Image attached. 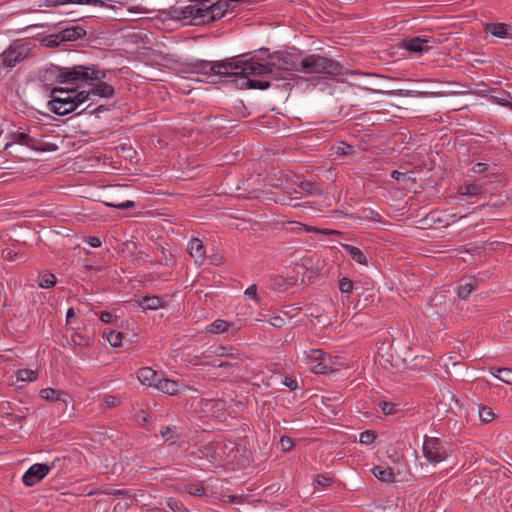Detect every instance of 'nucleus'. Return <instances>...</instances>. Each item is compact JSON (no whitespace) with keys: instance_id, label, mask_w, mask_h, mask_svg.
<instances>
[{"instance_id":"obj_14","label":"nucleus","mask_w":512,"mask_h":512,"mask_svg":"<svg viewBox=\"0 0 512 512\" xmlns=\"http://www.w3.org/2000/svg\"><path fill=\"white\" fill-rule=\"evenodd\" d=\"M88 99H77V100H65L64 102H55L53 104H48L49 109L61 116L67 115L76 110V108L86 102Z\"/></svg>"},{"instance_id":"obj_53","label":"nucleus","mask_w":512,"mask_h":512,"mask_svg":"<svg viewBox=\"0 0 512 512\" xmlns=\"http://www.w3.org/2000/svg\"><path fill=\"white\" fill-rule=\"evenodd\" d=\"M85 242L93 247V248H98L101 246V240L98 238V237H95V236H89L85 239Z\"/></svg>"},{"instance_id":"obj_8","label":"nucleus","mask_w":512,"mask_h":512,"mask_svg":"<svg viewBox=\"0 0 512 512\" xmlns=\"http://www.w3.org/2000/svg\"><path fill=\"white\" fill-rule=\"evenodd\" d=\"M29 52L30 48L26 44L14 43L2 54L3 65L12 68L23 61L28 56Z\"/></svg>"},{"instance_id":"obj_9","label":"nucleus","mask_w":512,"mask_h":512,"mask_svg":"<svg viewBox=\"0 0 512 512\" xmlns=\"http://www.w3.org/2000/svg\"><path fill=\"white\" fill-rule=\"evenodd\" d=\"M440 42L434 37L417 36L403 40V47L413 53H423L433 49Z\"/></svg>"},{"instance_id":"obj_60","label":"nucleus","mask_w":512,"mask_h":512,"mask_svg":"<svg viewBox=\"0 0 512 512\" xmlns=\"http://www.w3.org/2000/svg\"><path fill=\"white\" fill-rule=\"evenodd\" d=\"M100 320L103 323H110L113 320V315L110 312H102L100 314Z\"/></svg>"},{"instance_id":"obj_59","label":"nucleus","mask_w":512,"mask_h":512,"mask_svg":"<svg viewBox=\"0 0 512 512\" xmlns=\"http://www.w3.org/2000/svg\"><path fill=\"white\" fill-rule=\"evenodd\" d=\"M270 323L276 328H281L285 324V320L280 316H275L271 319Z\"/></svg>"},{"instance_id":"obj_30","label":"nucleus","mask_w":512,"mask_h":512,"mask_svg":"<svg viewBox=\"0 0 512 512\" xmlns=\"http://www.w3.org/2000/svg\"><path fill=\"white\" fill-rule=\"evenodd\" d=\"M234 350L235 349L233 347L218 346L215 349L214 353L217 357H227L233 360H241V355L239 353L234 352Z\"/></svg>"},{"instance_id":"obj_48","label":"nucleus","mask_w":512,"mask_h":512,"mask_svg":"<svg viewBox=\"0 0 512 512\" xmlns=\"http://www.w3.org/2000/svg\"><path fill=\"white\" fill-rule=\"evenodd\" d=\"M109 207H115L118 209H127V208H133L135 206V202L131 200H127L125 202L121 203H106Z\"/></svg>"},{"instance_id":"obj_61","label":"nucleus","mask_w":512,"mask_h":512,"mask_svg":"<svg viewBox=\"0 0 512 512\" xmlns=\"http://www.w3.org/2000/svg\"><path fill=\"white\" fill-rule=\"evenodd\" d=\"M105 110H107V108L104 105H99L93 111H91V113L99 114L100 112H103Z\"/></svg>"},{"instance_id":"obj_28","label":"nucleus","mask_w":512,"mask_h":512,"mask_svg":"<svg viewBox=\"0 0 512 512\" xmlns=\"http://www.w3.org/2000/svg\"><path fill=\"white\" fill-rule=\"evenodd\" d=\"M491 374L506 384H512V369L510 368H490Z\"/></svg>"},{"instance_id":"obj_24","label":"nucleus","mask_w":512,"mask_h":512,"mask_svg":"<svg viewBox=\"0 0 512 512\" xmlns=\"http://www.w3.org/2000/svg\"><path fill=\"white\" fill-rule=\"evenodd\" d=\"M341 246L347 251L350 257L360 265H367V257L358 247L350 245V244H341Z\"/></svg>"},{"instance_id":"obj_54","label":"nucleus","mask_w":512,"mask_h":512,"mask_svg":"<svg viewBox=\"0 0 512 512\" xmlns=\"http://www.w3.org/2000/svg\"><path fill=\"white\" fill-rule=\"evenodd\" d=\"M245 294L249 297H252L256 301H258V293H257V286L255 284L250 285L246 291Z\"/></svg>"},{"instance_id":"obj_18","label":"nucleus","mask_w":512,"mask_h":512,"mask_svg":"<svg viewBox=\"0 0 512 512\" xmlns=\"http://www.w3.org/2000/svg\"><path fill=\"white\" fill-rule=\"evenodd\" d=\"M208 2V10H209V16H210V21L211 22H214L216 20H219L221 19L224 14H225V11H226V7H227V2L228 1H221V0H218V1H212V0H207Z\"/></svg>"},{"instance_id":"obj_6","label":"nucleus","mask_w":512,"mask_h":512,"mask_svg":"<svg viewBox=\"0 0 512 512\" xmlns=\"http://www.w3.org/2000/svg\"><path fill=\"white\" fill-rule=\"evenodd\" d=\"M235 444L231 441H214L203 445L199 451L212 464H221L234 451Z\"/></svg>"},{"instance_id":"obj_45","label":"nucleus","mask_w":512,"mask_h":512,"mask_svg":"<svg viewBox=\"0 0 512 512\" xmlns=\"http://www.w3.org/2000/svg\"><path fill=\"white\" fill-rule=\"evenodd\" d=\"M76 4L93 5V6H97V7H110V8H113V6L111 4H109V3H107L106 1H103V0H77Z\"/></svg>"},{"instance_id":"obj_62","label":"nucleus","mask_w":512,"mask_h":512,"mask_svg":"<svg viewBox=\"0 0 512 512\" xmlns=\"http://www.w3.org/2000/svg\"><path fill=\"white\" fill-rule=\"evenodd\" d=\"M370 219L374 220V221H380V215L376 212H373L371 211V216L369 217Z\"/></svg>"},{"instance_id":"obj_57","label":"nucleus","mask_w":512,"mask_h":512,"mask_svg":"<svg viewBox=\"0 0 512 512\" xmlns=\"http://www.w3.org/2000/svg\"><path fill=\"white\" fill-rule=\"evenodd\" d=\"M488 169V164L486 163H482V162H478L476 163L473 167H472V171L476 174H480V173H483L484 171H486Z\"/></svg>"},{"instance_id":"obj_63","label":"nucleus","mask_w":512,"mask_h":512,"mask_svg":"<svg viewBox=\"0 0 512 512\" xmlns=\"http://www.w3.org/2000/svg\"><path fill=\"white\" fill-rule=\"evenodd\" d=\"M74 315H75V313H74L73 308H69V309L67 310V321H69V320H70V318L74 317Z\"/></svg>"},{"instance_id":"obj_27","label":"nucleus","mask_w":512,"mask_h":512,"mask_svg":"<svg viewBox=\"0 0 512 512\" xmlns=\"http://www.w3.org/2000/svg\"><path fill=\"white\" fill-rule=\"evenodd\" d=\"M485 31L493 36L504 38L508 34V25L505 23H491L487 24Z\"/></svg>"},{"instance_id":"obj_42","label":"nucleus","mask_w":512,"mask_h":512,"mask_svg":"<svg viewBox=\"0 0 512 512\" xmlns=\"http://www.w3.org/2000/svg\"><path fill=\"white\" fill-rule=\"evenodd\" d=\"M479 417L482 422L489 423L494 418V413L490 407L483 406L479 409Z\"/></svg>"},{"instance_id":"obj_49","label":"nucleus","mask_w":512,"mask_h":512,"mask_svg":"<svg viewBox=\"0 0 512 512\" xmlns=\"http://www.w3.org/2000/svg\"><path fill=\"white\" fill-rule=\"evenodd\" d=\"M106 494L117 498H125L129 496V491L124 489H112L107 491Z\"/></svg>"},{"instance_id":"obj_17","label":"nucleus","mask_w":512,"mask_h":512,"mask_svg":"<svg viewBox=\"0 0 512 512\" xmlns=\"http://www.w3.org/2000/svg\"><path fill=\"white\" fill-rule=\"evenodd\" d=\"M188 252L196 263L202 264L205 259V247L198 238H192L188 243Z\"/></svg>"},{"instance_id":"obj_43","label":"nucleus","mask_w":512,"mask_h":512,"mask_svg":"<svg viewBox=\"0 0 512 512\" xmlns=\"http://www.w3.org/2000/svg\"><path fill=\"white\" fill-rule=\"evenodd\" d=\"M186 490L193 496H203L205 494V488L201 484H190L187 486Z\"/></svg>"},{"instance_id":"obj_31","label":"nucleus","mask_w":512,"mask_h":512,"mask_svg":"<svg viewBox=\"0 0 512 512\" xmlns=\"http://www.w3.org/2000/svg\"><path fill=\"white\" fill-rule=\"evenodd\" d=\"M56 284V277L50 272H43L38 277V285L40 288H51Z\"/></svg>"},{"instance_id":"obj_33","label":"nucleus","mask_w":512,"mask_h":512,"mask_svg":"<svg viewBox=\"0 0 512 512\" xmlns=\"http://www.w3.org/2000/svg\"><path fill=\"white\" fill-rule=\"evenodd\" d=\"M107 341L113 347H119L122 344L123 334L115 330H104Z\"/></svg>"},{"instance_id":"obj_56","label":"nucleus","mask_w":512,"mask_h":512,"mask_svg":"<svg viewBox=\"0 0 512 512\" xmlns=\"http://www.w3.org/2000/svg\"><path fill=\"white\" fill-rule=\"evenodd\" d=\"M237 362H230V361H220V360H214L211 365L214 367H232L237 365Z\"/></svg>"},{"instance_id":"obj_21","label":"nucleus","mask_w":512,"mask_h":512,"mask_svg":"<svg viewBox=\"0 0 512 512\" xmlns=\"http://www.w3.org/2000/svg\"><path fill=\"white\" fill-rule=\"evenodd\" d=\"M477 287V280L475 277L469 276L464 277L460 280L458 286V296L462 299H466Z\"/></svg>"},{"instance_id":"obj_13","label":"nucleus","mask_w":512,"mask_h":512,"mask_svg":"<svg viewBox=\"0 0 512 512\" xmlns=\"http://www.w3.org/2000/svg\"><path fill=\"white\" fill-rule=\"evenodd\" d=\"M13 143L26 146L36 151H45V145L39 139L27 132L17 131L11 135Z\"/></svg>"},{"instance_id":"obj_2","label":"nucleus","mask_w":512,"mask_h":512,"mask_svg":"<svg viewBox=\"0 0 512 512\" xmlns=\"http://www.w3.org/2000/svg\"><path fill=\"white\" fill-rule=\"evenodd\" d=\"M46 78H54L56 82L66 84H89L91 95L109 98L114 95L115 89L102 81L106 78V71L92 66L75 65L72 67H50L45 74Z\"/></svg>"},{"instance_id":"obj_3","label":"nucleus","mask_w":512,"mask_h":512,"mask_svg":"<svg viewBox=\"0 0 512 512\" xmlns=\"http://www.w3.org/2000/svg\"><path fill=\"white\" fill-rule=\"evenodd\" d=\"M244 59L238 57L228 58L222 61H205L201 60L195 63V71L203 75H214L222 77H230L231 81L237 85L241 83V77H244Z\"/></svg>"},{"instance_id":"obj_51","label":"nucleus","mask_w":512,"mask_h":512,"mask_svg":"<svg viewBox=\"0 0 512 512\" xmlns=\"http://www.w3.org/2000/svg\"><path fill=\"white\" fill-rule=\"evenodd\" d=\"M280 444L283 451H289L293 447V442L291 438L286 436L281 437Z\"/></svg>"},{"instance_id":"obj_25","label":"nucleus","mask_w":512,"mask_h":512,"mask_svg":"<svg viewBox=\"0 0 512 512\" xmlns=\"http://www.w3.org/2000/svg\"><path fill=\"white\" fill-rule=\"evenodd\" d=\"M373 474L376 478L385 482H393L395 473L389 466L378 465L373 468Z\"/></svg>"},{"instance_id":"obj_26","label":"nucleus","mask_w":512,"mask_h":512,"mask_svg":"<svg viewBox=\"0 0 512 512\" xmlns=\"http://www.w3.org/2000/svg\"><path fill=\"white\" fill-rule=\"evenodd\" d=\"M139 305L144 310H157L163 306V300L162 298L158 296H147L144 297L140 302Z\"/></svg>"},{"instance_id":"obj_38","label":"nucleus","mask_w":512,"mask_h":512,"mask_svg":"<svg viewBox=\"0 0 512 512\" xmlns=\"http://www.w3.org/2000/svg\"><path fill=\"white\" fill-rule=\"evenodd\" d=\"M293 284H294L293 278L286 279L282 276H277L273 282L274 288L278 289L279 291L287 290Z\"/></svg>"},{"instance_id":"obj_16","label":"nucleus","mask_w":512,"mask_h":512,"mask_svg":"<svg viewBox=\"0 0 512 512\" xmlns=\"http://www.w3.org/2000/svg\"><path fill=\"white\" fill-rule=\"evenodd\" d=\"M86 36V30L82 26H72L60 31L55 37L61 42L76 41Z\"/></svg>"},{"instance_id":"obj_40","label":"nucleus","mask_w":512,"mask_h":512,"mask_svg":"<svg viewBox=\"0 0 512 512\" xmlns=\"http://www.w3.org/2000/svg\"><path fill=\"white\" fill-rule=\"evenodd\" d=\"M77 0H43V2L40 4V7H58L63 6L66 4H76Z\"/></svg>"},{"instance_id":"obj_15","label":"nucleus","mask_w":512,"mask_h":512,"mask_svg":"<svg viewBox=\"0 0 512 512\" xmlns=\"http://www.w3.org/2000/svg\"><path fill=\"white\" fill-rule=\"evenodd\" d=\"M137 378L147 387H156L160 374L151 367H142L137 371Z\"/></svg>"},{"instance_id":"obj_7","label":"nucleus","mask_w":512,"mask_h":512,"mask_svg":"<svg viewBox=\"0 0 512 512\" xmlns=\"http://www.w3.org/2000/svg\"><path fill=\"white\" fill-rule=\"evenodd\" d=\"M422 451L427 461L432 464H438L447 458L443 442L436 437H425Z\"/></svg>"},{"instance_id":"obj_52","label":"nucleus","mask_w":512,"mask_h":512,"mask_svg":"<svg viewBox=\"0 0 512 512\" xmlns=\"http://www.w3.org/2000/svg\"><path fill=\"white\" fill-rule=\"evenodd\" d=\"M316 482L320 486H329L333 482L332 478L327 475H318Z\"/></svg>"},{"instance_id":"obj_10","label":"nucleus","mask_w":512,"mask_h":512,"mask_svg":"<svg viewBox=\"0 0 512 512\" xmlns=\"http://www.w3.org/2000/svg\"><path fill=\"white\" fill-rule=\"evenodd\" d=\"M51 467L45 463H36L33 464L22 477L23 483L27 487H32L39 483L42 479H44L47 474L50 472Z\"/></svg>"},{"instance_id":"obj_39","label":"nucleus","mask_w":512,"mask_h":512,"mask_svg":"<svg viewBox=\"0 0 512 512\" xmlns=\"http://www.w3.org/2000/svg\"><path fill=\"white\" fill-rule=\"evenodd\" d=\"M330 362L329 360H326V361H322V362H318L313 368H312V371L315 373V374H326V373H329V372H332L333 369L330 365Z\"/></svg>"},{"instance_id":"obj_47","label":"nucleus","mask_w":512,"mask_h":512,"mask_svg":"<svg viewBox=\"0 0 512 512\" xmlns=\"http://www.w3.org/2000/svg\"><path fill=\"white\" fill-rule=\"evenodd\" d=\"M208 262L214 266H220L224 262V257L222 254L215 252L208 256Z\"/></svg>"},{"instance_id":"obj_44","label":"nucleus","mask_w":512,"mask_h":512,"mask_svg":"<svg viewBox=\"0 0 512 512\" xmlns=\"http://www.w3.org/2000/svg\"><path fill=\"white\" fill-rule=\"evenodd\" d=\"M339 289L342 293H351L353 290V282L349 278H342L339 281Z\"/></svg>"},{"instance_id":"obj_20","label":"nucleus","mask_w":512,"mask_h":512,"mask_svg":"<svg viewBox=\"0 0 512 512\" xmlns=\"http://www.w3.org/2000/svg\"><path fill=\"white\" fill-rule=\"evenodd\" d=\"M291 224H292L291 230L296 233H298L300 231H306V232L320 233V234H324V235L340 234V232L338 230H333V229H328V228H318V227L303 224L301 222H291Z\"/></svg>"},{"instance_id":"obj_19","label":"nucleus","mask_w":512,"mask_h":512,"mask_svg":"<svg viewBox=\"0 0 512 512\" xmlns=\"http://www.w3.org/2000/svg\"><path fill=\"white\" fill-rule=\"evenodd\" d=\"M160 435L164 442L169 445L176 444L182 438V433L177 426H162Z\"/></svg>"},{"instance_id":"obj_50","label":"nucleus","mask_w":512,"mask_h":512,"mask_svg":"<svg viewBox=\"0 0 512 512\" xmlns=\"http://www.w3.org/2000/svg\"><path fill=\"white\" fill-rule=\"evenodd\" d=\"M117 402H118V400L115 396L106 395L103 399L102 406L107 407V408H112V407L116 406Z\"/></svg>"},{"instance_id":"obj_34","label":"nucleus","mask_w":512,"mask_h":512,"mask_svg":"<svg viewBox=\"0 0 512 512\" xmlns=\"http://www.w3.org/2000/svg\"><path fill=\"white\" fill-rule=\"evenodd\" d=\"M16 378H17L18 381H22V382L29 381V382H32V381H35L37 379V372L34 371V370H31V369H27V368L19 369L16 372Z\"/></svg>"},{"instance_id":"obj_29","label":"nucleus","mask_w":512,"mask_h":512,"mask_svg":"<svg viewBox=\"0 0 512 512\" xmlns=\"http://www.w3.org/2000/svg\"><path fill=\"white\" fill-rule=\"evenodd\" d=\"M71 340L75 346L88 347L92 342V336L80 331H74L71 335Z\"/></svg>"},{"instance_id":"obj_46","label":"nucleus","mask_w":512,"mask_h":512,"mask_svg":"<svg viewBox=\"0 0 512 512\" xmlns=\"http://www.w3.org/2000/svg\"><path fill=\"white\" fill-rule=\"evenodd\" d=\"M353 151H354L353 146H351L350 144L345 143V142H341L336 147V154H338V155H349V154H352Z\"/></svg>"},{"instance_id":"obj_37","label":"nucleus","mask_w":512,"mask_h":512,"mask_svg":"<svg viewBox=\"0 0 512 512\" xmlns=\"http://www.w3.org/2000/svg\"><path fill=\"white\" fill-rule=\"evenodd\" d=\"M378 406L381 409L382 413L386 416L395 415L400 411L398 405L392 402L381 401L379 402Z\"/></svg>"},{"instance_id":"obj_12","label":"nucleus","mask_w":512,"mask_h":512,"mask_svg":"<svg viewBox=\"0 0 512 512\" xmlns=\"http://www.w3.org/2000/svg\"><path fill=\"white\" fill-rule=\"evenodd\" d=\"M281 174L282 175H291V182L293 184H295L301 190L302 194L314 195V196H321L324 194L323 186L318 182L301 179V177H299L293 173H281Z\"/></svg>"},{"instance_id":"obj_35","label":"nucleus","mask_w":512,"mask_h":512,"mask_svg":"<svg viewBox=\"0 0 512 512\" xmlns=\"http://www.w3.org/2000/svg\"><path fill=\"white\" fill-rule=\"evenodd\" d=\"M483 190L481 185L477 184H465L459 188V193L466 196H476Z\"/></svg>"},{"instance_id":"obj_23","label":"nucleus","mask_w":512,"mask_h":512,"mask_svg":"<svg viewBox=\"0 0 512 512\" xmlns=\"http://www.w3.org/2000/svg\"><path fill=\"white\" fill-rule=\"evenodd\" d=\"M156 388L161 391L162 393L168 394V395H176L179 392L180 385L177 381L168 379V378H162L160 376L158 383L156 385Z\"/></svg>"},{"instance_id":"obj_11","label":"nucleus","mask_w":512,"mask_h":512,"mask_svg":"<svg viewBox=\"0 0 512 512\" xmlns=\"http://www.w3.org/2000/svg\"><path fill=\"white\" fill-rule=\"evenodd\" d=\"M50 97L51 100L48 102V104H53L57 101L64 102L65 100L90 99V93L86 91L78 92L75 89L54 87L50 92Z\"/></svg>"},{"instance_id":"obj_5","label":"nucleus","mask_w":512,"mask_h":512,"mask_svg":"<svg viewBox=\"0 0 512 512\" xmlns=\"http://www.w3.org/2000/svg\"><path fill=\"white\" fill-rule=\"evenodd\" d=\"M207 0L200 1L194 5L172 9L169 15L177 20H189L194 26H200L211 23Z\"/></svg>"},{"instance_id":"obj_1","label":"nucleus","mask_w":512,"mask_h":512,"mask_svg":"<svg viewBox=\"0 0 512 512\" xmlns=\"http://www.w3.org/2000/svg\"><path fill=\"white\" fill-rule=\"evenodd\" d=\"M244 77L239 88L265 90L272 86V80L288 79L292 71H300L294 56L287 52L269 54L264 62L257 56L244 59Z\"/></svg>"},{"instance_id":"obj_64","label":"nucleus","mask_w":512,"mask_h":512,"mask_svg":"<svg viewBox=\"0 0 512 512\" xmlns=\"http://www.w3.org/2000/svg\"><path fill=\"white\" fill-rule=\"evenodd\" d=\"M60 462V459L57 458L51 462V464H48L49 467H51V470L57 467V463Z\"/></svg>"},{"instance_id":"obj_22","label":"nucleus","mask_w":512,"mask_h":512,"mask_svg":"<svg viewBox=\"0 0 512 512\" xmlns=\"http://www.w3.org/2000/svg\"><path fill=\"white\" fill-rule=\"evenodd\" d=\"M40 397L45 400L63 402L65 405L68 404V399L70 398L66 392L53 388H44L40 390Z\"/></svg>"},{"instance_id":"obj_4","label":"nucleus","mask_w":512,"mask_h":512,"mask_svg":"<svg viewBox=\"0 0 512 512\" xmlns=\"http://www.w3.org/2000/svg\"><path fill=\"white\" fill-rule=\"evenodd\" d=\"M342 70L338 61L319 54H311L300 61V72L307 74L340 75Z\"/></svg>"},{"instance_id":"obj_32","label":"nucleus","mask_w":512,"mask_h":512,"mask_svg":"<svg viewBox=\"0 0 512 512\" xmlns=\"http://www.w3.org/2000/svg\"><path fill=\"white\" fill-rule=\"evenodd\" d=\"M229 323L222 319H217L207 326V331L213 334L224 333L229 328Z\"/></svg>"},{"instance_id":"obj_41","label":"nucleus","mask_w":512,"mask_h":512,"mask_svg":"<svg viewBox=\"0 0 512 512\" xmlns=\"http://www.w3.org/2000/svg\"><path fill=\"white\" fill-rule=\"evenodd\" d=\"M377 438V433L374 430H366L360 434L359 442L362 444H372Z\"/></svg>"},{"instance_id":"obj_36","label":"nucleus","mask_w":512,"mask_h":512,"mask_svg":"<svg viewBox=\"0 0 512 512\" xmlns=\"http://www.w3.org/2000/svg\"><path fill=\"white\" fill-rule=\"evenodd\" d=\"M307 358L311 361H317V362H322V361H326V360H329L331 361V356L330 355H327L323 350L321 349H311L308 353H307Z\"/></svg>"},{"instance_id":"obj_55","label":"nucleus","mask_w":512,"mask_h":512,"mask_svg":"<svg viewBox=\"0 0 512 512\" xmlns=\"http://www.w3.org/2000/svg\"><path fill=\"white\" fill-rule=\"evenodd\" d=\"M128 12L135 14H147L150 13V10L143 6H132L128 8Z\"/></svg>"},{"instance_id":"obj_58","label":"nucleus","mask_w":512,"mask_h":512,"mask_svg":"<svg viewBox=\"0 0 512 512\" xmlns=\"http://www.w3.org/2000/svg\"><path fill=\"white\" fill-rule=\"evenodd\" d=\"M283 384L289 387L291 390H296L298 388L297 381L291 377H285Z\"/></svg>"}]
</instances>
